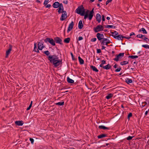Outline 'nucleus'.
<instances>
[{
	"instance_id": "10",
	"label": "nucleus",
	"mask_w": 149,
	"mask_h": 149,
	"mask_svg": "<svg viewBox=\"0 0 149 149\" xmlns=\"http://www.w3.org/2000/svg\"><path fill=\"white\" fill-rule=\"evenodd\" d=\"M54 40L56 43L59 44L60 45H63L62 40L58 37H57L54 38Z\"/></svg>"
},
{
	"instance_id": "14",
	"label": "nucleus",
	"mask_w": 149,
	"mask_h": 149,
	"mask_svg": "<svg viewBox=\"0 0 149 149\" xmlns=\"http://www.w3.org/2000/svg\"><path fill=\"white\" fill-rule=\"evenodd\" d=\"M59 8L58 9V12L59 13H62V12L63 11V4L62 3L60 4V6H59Z\"/></svg>"
},
{
	"instance_id": "41",
	"label": "nucleus",
	"mask_w": 149,
	"mask_h": 149,
	"mask_svg": "<svg viewBox=\"0 0 149 149\" xmlns=\"http://www.w3.org/2000/svg\"><path fill=\"white\" fill-rule=\"evenodd\" d=\"M49 0H45V1L44 3V5L46 6L48 3Z\"/></svg>"
},
{
	"instance_id": "58",
	"label": "nucleus",
	"mask_w": 149,
	"mask_h": 149,
	"mask_svg": "<svg viewBox=\"0 0 149 149\" xmlns=\"http://www.w3.org/2000/svg\"><path fill=\"white\" fill-rule=\"evenodd\" d=\"M103 64H102V63H101V64L100 65V66L103 68V67L104 66H103Z\"/></svg>"
},
{
	"instance_id": "4",
	"label": "nucleus",
	"mask_w": 149,
	"mask_h": 149,
	"mask_svg": "<svg viewBox=\"0 0 149 149\" xmlns=\"http://www.w3.org/2000/svg\"><path fill=\"white\" fill-rule=\"evenodd\" d=\"M104 28L102 25H99L96 27L94 28L93 30L95 32L97 33L104 29Z\"/></svg>"
},
{
	"instance_id": "50",
	"label": "nucleus",
	"mask_w": 149,
	"mask_h": 149,
	"mask_svg": "<svg viewBox=\"0 0 149 149\" xmlns=\"http://www.w3.org/2000/svg\"><path fill=\"white\" fill-rule=\"evenodd\" d=\"M83 39V38L81 36V37H79V38H78V40L79 41V40H82Z\"/></svg>"
},
{
	"instance_id": "36",
	"label": "nucleus",
	"mask_w": 149,
	"mask_h": 149,
	"mask_svg": "<svg viewBox=\"0 0 149 149\" xmlns=\"http://www.w3.org/2000/svg\"><path fill=\"white\" fill-rule=\"evenodd\" d=\"M44 53L47 56H49L50 54V52L48 51H46L44 52Z\"/></svg>"
},
{
	"instance_id": "12",
	"label": "nucleus",
	"mask_w": 149,
	"mask_h": 149,
	"mask_svg": "<svg viewBox=\"0 0 149 149\" xmlns=\"http://www.w3.org/2000/svg\"><path fill=\"white\" fill-rule=\"evenodd\" d=\"M12 46L11 45H9V48L6 51V56H5L6 58H7L8 57V56L9 54L10 53L12 49Z\"/></svg>"
},
{
	"instance_id": "40",
	"label": "nucleus",
	"mask_w": 149,
	"mask_h": 149,
	"mask_svg": "<svg viewBox=\"0 0 149 149\" xmlns=\"http://www.w3.org/2000/svg\"><path fill=\"white\" fill-rule=\"evenodd\" d=\"M32 101H31V104H30L29 106L27 109H26L28 111V110H29L30 109H31V106H32Z\"/></svg>"
},
{
	"instance_id": "38",
	"label": "nucleus",
	"mask_w": 149,
	"mask_h": 149,
	"mask_svg": "<svg viewBox=\"0 0 149 149\" xmlns=\"http://www.w3.org/2000/svg\"><path fill=\"white\" fill-rule=\"evenodd\" d=\"M129 57L132 58V59H134L137 58L138 56H130Z\"/></svg>"
},
{
	"instance_id": "57",
	"label": "nucleus",
	"mask_w": 149,
	"mask_h": 149,
	"mask_svg": "<svg viewBox=\"0 0 149 149\" xmlns=\"http://www.w3.org/2000/svg\"><path fill=\"white\" fill-rule=\"evenodd\" d=\"M113 67L115 68H116L117 67V65H116V64H115L114 66H113Z\"/></svg>"
},
{
	"instance_id": "61",
	"label": "nucleus",
	"mask_w": 149,
	"mask_h": 149,
	"mask_svg": "<svg viewBox=\"0 0 149 149\" xmlns=\"http://www.w3.org/2000/svg\"><path fill=\"white\" fill-rule=\"evenodd\" d=\"M71 56H72V58H73V54H72V53H71Z\"/></svg>"
},
{
	"instance_id": "55",
	"label": "nucleus",
	"mask_w": 149,
	"mask_h": 149,
	"mask_svg": "<svg viewBox=\"0 0 149 149\" xmlns=\"http://www.w3.org/2000/svg\"><path fill=\"white\" fill-rule=\"evenodd\" d=\"M134 33L133 32H132L130 34V36H131L133 35H134Z\"/></svg>"
},
{
	"instance_id": "63",
	"label": "nucleus",
	"mask_w": 149,
	"mask_h": 149,
	"mask_svg": "<svg viewBox=\"0 0 149 149\" xmlns=\"http://www.w3.org/2000/svg\"><path fill=\"white\" fill-rule=\"evenodd\" d=\"M36 1H37V2H38V3H40V1L39 0H37Z\"/></svg>"
},
{
	"instance_id": "3",
	"label": "nucleus",
	"mask_w": 149,
	"mask_h": 149,
	"mask_svg": "<svg viewBox=\"0 0 149 149\" xmlns=\"http://www.w3.org/2000/svg\"><path fill=\"white\" fill-rule=\"evenodd\" d=\"M75 12L81 16H84L85 14V10L83 6L81 5L76 9Z\"/></svg>"
},
{
	"instance_id": "34",
	"label": "nucleus",
	"mask_w": 149,
	"mask_h": 149,
	"mask_svg": "<svg viewBox=\"0 0 149 149\" xmlns=\"http://www.w3.org/2000/svg\"><path fill=\"white\" fill-rule=\"evenodd\" d=\"M56 104V105H58L59 106H62L64 104V102H60L57 103Z\"/></svg>"
},
{
	"instance_id": "9",
	"label": "nucleus",
	"mask_w": 149,
	"mask_h": 149,
	"mask_svg": "<svg viewBox=\"0 0 149 149\" xmlns=\"http://www.w3.org/2000/svg\"><path fill=\"white\" fill-rule=\"evenodd\" d=\"M124 53H120L118 55H117L116 57L113 60L116 61H118L120 58V57H122L124 56Z\"/></svg>"
},
{
	"instance_id": "44",
	"label": "nucleus",
	"mask_w": 149,
	"mask_h": 149,
	"mask_svg": "<svg viewBox=\"0 0 149 149\" xmlns=\"http://www.w3.org/2000/svg\"><path fill=\"white\" fill-rule=\"evenodd\" d=\"M121 69V68H117L116 70L115 71L116 72H118L120 71V70Z\"/></svg>"
},
{
	"instance_id": "46",
	"label": "nucleus",
	"mask_w": 149,
	"mask_h": 149,
	"mask_svg": "<svg viewBox=\"0 0 149 149\" xmlns=\"http://www.w3.org/2000/svg\"><path fill=\"white\" fill-rule=\"evenodd\" d=\"M97 40V39L96 38H94L91 39V41L92 42H95Z\"/></svg>"
},
{
	"instance_id": "22",
	"label": "nucleus",
	"mask_w": 149,
	"mask_h": 149,
	"mask_svg": "<svg viewBox=\"0 0 149 149\" xmlns=\"http://www.w3.org/2000/svg\"><path fill=\"white\" fill-rule=\"evenodd\" d=\"M67 80L68 82L70 83H73L74 82V80L70 79L68 77H67Z\"/></svg>"
},
{
	"instance_id": "56",
	"label": "nucleus",
	"mask_w": 149,
	"mask_h": 149,
	"mask_svg": "<svg viewBox=\"0 0 149 149\" xmlns=\"http://www.w3.org/2000/svg\"><path fill=\"white\" fill-rule=\"evenodd\" d=\"M124 38H127V39H130L131 38V37L130 36L128 37H124Z\"/></svg>"
},
{
	"instance_id": "42",
	"label": "nucleus",
	"mask_w": 149,
	"mask_h": 149,
	"mask_svg": "<svg viewBox=\"0 0 149 149\" xmlns=\"http://www.w3.org/2000/svg\"><path fill=\"white\" fill-rule=\"evenodd\" d=\"M113 25H107L105 27L107 28H113Z\"/></svg>"
},
{
	"instance_id": "19",
	"label": "nucleus",
	"mask_w": 149,
	"mask_h": 149,
	"mask_svg": "<svg viewBox=\"0 0 149 149\" xmlns=\"http://www.w3.org/2000/svg\"><path fill=\"white\" fill-rule=\"evenodd\" d=\"M83 27V25L82 21L80 20L78 24V28L80 29H81Z\"/></svg>"
},
{
	"instance_id": "26",
	"label": "nucleus",
	"mask_w": 149,
	"mask_h": 149,
	"mask_svg": "<svg viewBox=\"0 0 149 149\" xmlns=\"http://www.w3.org/2000/svg\"><path fill=\"white\" fill-rule=\"evenodd\" d=\"M113 96V95L111 93H110L108 95L106 96V98L109 100Z\"/></svg>"
},
{
	"instance_id": "62",
	"label": "nucleus",
	"mask_w": 149,
	"mask_h": 149,
	"mask_svg": "<svg viewBox=\"0 0 149 149\" xmlns=\"http://www.w3.org/2000/svg\"><path fill=\"white\" fill-rule=\"evenodd\" d=\"M95 0H90V1L91 2H93Z\"/></svg>"
},
{
	"instance_id": "53",
	"label": "nucleus",
	"mask_w": 149,
	"mask_h": 149,
	"mask_svg": "<svg viewBox=\"0 0 149 149\" xmlns=\"http://www.w3.org/2000/svg\"><path fill=\"white\" fill-rule=\"evenodd\" d=\"M106 61L104 60H102V64H104L106 63Z\"/></svg>"
},
{
	"instance_id": "29",
	"label": "nucleus",
	"mask_w": 149,
	"mask_h": 149,
	"mask_svg": "<svg viewBox=\"0 0 149 149\" xmlns=\"http://www.w3.org/2000/svg\"><path fill=\"white\" fill-rule=\"evenodd\" d=\"M70 40V38H67L64 39V42L66 43H68Z\"/></svg>"
},
{
	"instance_id": "37",
	"label": "nucleus",
	"mask_w": 149,
	"mask_h": 149,
	"mask_svg": "<svg viewBox=\"0 0 149 149\" xmlns=\"http://www.w3.org/2000/svg\"><path fill=\"white\" fill-rule=\"evenodd\" d=\"M145 36L144 35L142 34H138L136 36V37L139 38H142Z\"/></svg>"
},
{
	"instance_id": "23",
	"label": "nucleus",
	"mask_w": 149,
	"mask_h": 149,
	"mask_svg": "<svg viewBox=\"0 0 149 149\" xmlns=\"http://www.w3.org/2000/svg\"><path fill=\"white\" fill-rule=\"evenodd\" d=\"M142 31L143 33L147 34V32L144 28H142L139 30V32Z\"/></svg>"
},
{
	"instance_id": "48",
	"label": "nucleus",
	"mask_w": 149,
	"mask_h": 149,
	"mask_svg": "<svg viewBox=\"0 0 149 149\" xmlns=\"http://www.w3.org/2000/svg\"><path fill=\"white\" fill-rule=\"evenodd\" d=\"M112 0H107L106 3V5H107Z\"/></svg>"
},
{
	"instance_id": "13",
	"label": "nucleus",
	"mask_w": 149,
	"mask_h": 149,
	"mask_svg": "<svg viewBox=\"0 0 149 149\" xmlns=\"http://www.w3.org/2000/svg\"><path fill=\"white\" fill-rule=\"evenodd\" d=\"M74 26V23L72 21L69 25L68 29L67 30V32L69 33V32L73 28Z\"/></svg>"
},
{
	"instance_id": "39",
	"label": "nucleus",
	"mask_w": 149,
	"mask_h": 149,
	"mask_svg": "<svg viewBox=\"0 0 149 149\" xmlns=\"http://www.w3.org/2000/svg\"><path fill=\"white\" fill-rule=\"evenodd\" d=\"M142 47L146 49H149V45H142Z\"/></svg>"
},
{
	"instance_id": "7",
	"label": "nucleus",
	"mask_w": 149,
	"mask_h": 149,
	"mask_svg": "<svg viewBox=\"0 0 149 149\" xmlns=\"http://www.w3.org/2000/svg\"><path fill=\"white\" fill-rule=\"evenodd\" d=\"M96 37L97 39L100 41L103 40V39L105 38H104V36L103 34H101L99 33H97V34Z\"/></svg>"
},
{
	"instance_id": "52",
	"label": "nucleus",
	"mask_w": 149,
	"mask_h": 149,
	"mask_svg": "<svg viewBox=\"0 0 149 149\" xmlns=\"http://www.w3.org/2000/svg\"><path fill=\"white\" fill-rule=\"evenodd\" d=\"M102 21L104 22L105 20V19L104 18V16L103 15H102Z\"/></svg>"
},
{
	"instance_id": "31",
	"label": "nucleus",
	"mask_w": 149,
	"mask_h": 149,
	"mask_svg": "<svg viewBox=\"0 0 149 149\" xmlns=\"http://www.w3.org/2000/svg\"><path fill=\"white\" fill-rule=\"evenodd\" d=\"M126 82L127 84H129L132 82V80L131 79L128 78L126 79Z\"/></svg>"
},
{
	"instance_id": "54",
	"label": "nucleus",
	"mask_w": 149,
	"mask_h": 149,
	"mask_svg": "<svg viewBox=\"0 0 149 149\" xmlns=\"http://www.w3.org/2000/svg\"><path fill=\"white\" fill-rule=\"evenodd\" d=\"M105 48L106 47H104L103 45H102V49H105Z\"/></svg>"
},
{
	"instance_id": "60",
	"label": "nucleus",
	"mask_w": 149,
	"mask_h": 149,
	"mask_svg": "<svg viewBox=\"0 0 149 149\" xmlns=\"http://www.w3.org/2000/svg\"><path fill=\"white\" fill-rule=\"evenodd\" d=\"M107 20H109L110 19V18L109 17H107Z\"/></svg>"
},
{
	"instance_id": "21",
	"label": "nucleus",
	"mask_w": 149,
	"mask_h": 149,
	"mask_svg": "<svg viewBox=\"0 0 149 149\" xmlns=\"http://www.w3.org/2000/svg\"><path fill=\"white\" fill-rule=\"evenodd\" d=\"M91 68L94 71L96 72H98V70L93 65L91 66H90Z\"/></svg>"
},
{
	"instance_id": "30",
	"label": "nucleus",
	"mask_w": 149,
	"mask_h": 149,
	"mask_svg": "<svg viewBox=\"0 0 149 149\" xmlns=\"http://www.w3.org/2000/svg\"><path fill=\"white\" fill-rule=\"evenodd\" d=\"M106 136V134H102L98 136L97 137L98 138H102L105 137Z\"/></svg>"
},
{
	"instance_id": "47",
	"label": "nucleus",
	"mask_w": 149,
	"mask_h": 149,
	"mask_svg": "<svg viewBox=\"0 0 149 149\" xmlns=\"http://www.w3.org/2000/svg\"><path fill=\"white\" fill-rule=\"evenodd\" d=\"M30 141L31 143L32 144H33V143L34 139H33L30 138Z\"/></svg>"
},
{
	"instance_id": "32",
	"label": "nucleus",
	"mask_w": 149,
	"mask_h": 149,
	"mask_svg": "<svg viewBox=\"0 0 149 149\" xmlns=\"http://www.w3.org/2000/svg\"><path fill=\"white\" fill-rule=\"evenodd\" d=\"M147 104V102H142L141 103V104H140V106L141 107H143L144 106H145Z\"/></svg>"
},
{
	"instance_id": "16",
	"label": "nucleus",
	"mask_w": 149,
	"mask_h": 149,
	"mask_svg": "<svg viewBox=\"0 0 149 149\" xmlns=\"http://www.w3.org/2000/svg\"><path fill=\"white\" fill-rule=\"evenodd\" d=\"M60 6V4L58 2H55L53 5V7L55 8H58Z\"/></svg>"
},
{
	"instance_id": "43",
	"label": "nucleus",
	"mask_w": 149,
	"mask_h": 149,
	"mask_svg": "<svg viewBox=\"0 0 149 149\" xmlns=\"http://www.w3.org/2000/svg\"><path fill=\"white\" fill-rule=\"evenodd\" d=\"M133 137V136H129L127 138V139L128 140H130L132 139Z\"/></svg>"
},
{
	"instance_id": "49",
	"label": "nucleus",
	"mask_w": 149,
	"mask_h": 149,
	"mask_svg": "<svg viewBox=\"0 0 149 149\" xmlns=\"http://www.w3.org/2000/svg\"><path fill=\"white\" fill-rule=\"evenodd\" d=\"M101 52V49H97V53H100Z\"/></svg>"
},
{
	"instance_id": "51",
	"label": "nucleus",
	"mask_w": 149,
	"mask_h": 149,
	"mask_svg": "<svg viewBox=\"0 0 149 149\" xmlns=\"http://www.w3.org/2000/svg\"><path fill=\"white\" fill-rule=\"evenodd\" d=\"M51 6L50 4H49L46 5L45 6L46 8H50Z\"/></svg>"
},
{
	"instance_id": "45",
	"label": "nucleus",
	"mask_w": 149,
	"mask_h": 149,
	"mask_svg": "<svg viewBox=\"0 0 149 149\" xmlns=\"http://www.w3.org/2000/svg\"><path fill=\"white\" fill-rule=\"evenodd\" d=\"M132 113H130L128 114V116H127L128 118V119H129V118H130V117H131V116H132Z\"/></svg>"
},
{
	"instance_id": "11",
	"label": "nucleus",
	"mask_w": 149,
	"mask_h": 149,
	"mask_svg": "<svg viewBox=\"0 0 149 149\" xmlns=\"http://www.w3.org/2000/svg\"><path fill=\"white\" fill-rule=\"evenodd\" d=\"M43 42L40 41L38 42V48L40 50H42V49L44 47Z\"/></svg>"
},
{
	"instance_id": "64",
	"label": "nucleus",
	"mask_w": 149,
	"mask_h": 149,
	"mask_svg": "<svg viewBox=\"0 0 149 149\" xmlns=\"http://www.w3.org/2000/svg\"><path fill=\"white\" fill-rule=\"evenodd\" d=\"M97 6H99V7H100V4H97Z\"/></svg>"
},
{
	"instance_id": "6",
	"label": "nucleus",
	"mask_w": 149,
	"mask_h": 149,
	"mask_svg": "<svg viewBox=\"0 0 149 149\" xmlns=\"http://www.w3.org/2000/svg\"><path fill=\"white\" fill-rule=\"evenodd\" d=\"M111 42L107 38H105L101 41V45H106L108 46V45Z\"/></svg>"
},
{
	"instance_id": "1",
	"label": "nucleus",
	"mask_w": 149,
	"mask_h": 149,
	"mask_svg": "<svg viewBox=\"0 0 149 149\" xmlns=\"http://www.w3.org/2000/svg\"><path fill=\"white\" fill-rule=\"evenodd\" d=\"M48 59L50 63L53 64L55 67H57L59 66L61 62V61L59 60L58 58L56 55L49 56Z\"/></svg>"
},
{
	"instance_id": "20",
	"label": "nucleus",
	"mask_w": 149,
	"mask_h": 149,
	"mask_svg": "<svg viewBox=\"0 0 149 149\" xmlns=\"http://www.w3.org/2000/svg\"><path fill=\"white\" fill-rule=\"evenodd\" d=\"M111 67V66L109 64H108L107 65L103 67V68L107 70L110 69Z\"/></svg>"
},
{
	"instance_id": "28",
	"label": "nucleus",
	"mask_w": 149,
	"mask_h": 149,
	"mask_svg": "<svg viewBox=\"0 0 149 149\" xmlns=\"http://www.w3.org/2000/svg\"><path fill=\"white\" fill-rule=\"evenodd\" d=\"M33 50L34 51L36 52H39V50L38 49H37L36 44V43H35L34 44V48Z\"/></svg>"
},
{
	"instance_id": "15",
	"label": "nucleus",
	"mask_w": 149,
	"mask_h": 149,
	"mask_svg": "<svg viewBox=\"0 0 149 149\" xmlns=\"http://www.w3.org/2000/svg\"><path fill=\"white\" fill-rule=\"evenodd\" d=\"M96 19L98 23H100L101 20V16L100 15L97 13L96 15Z\"/></svg>"
},
{
	"instance_id": "25",
	"label": "nucleus",
	"mask_w": 149,
	"mask_h": 149,
	"mask_svg": "<svg viewBox=\"0 0 149 149\" xmlns=\"http://www.w3.org/2000/svg\"><path fill=\"white\" fill-rule=\"evenodd\" d=\"M78 59L80 63L81 64H83L84 63V61L79 56L78 57Z\"/></svg>"
},
{
	"instance_id": "33",
	"label": "nucleus",
	"mask_w": 149,
	"mask_h": 149,
	"mask_svg": "<svg viewBox=\"0 0 149 149\" xmlns=\"http://www.w3.org/2000/svg\"><path fill=\"white\" fill-rule=\"evenodd\" d=\"M128 63V62L127 61H124L122 62H121L120 64L121 65H123L127 64Z\"/></svg>"
},
{
	"instance_id": "59",
	"label": "nucleus",
	"mask_w": 149,
	"mask_h": 149,
	"mask_svg": "<svg viewBox=\"0 0 149 149\" xmlns=\"http://www.w3.org/2000/svg\"><path fill=\"white\" fill-rule=\"evenodd\" d=\"M148 111H146L145 112V115H147L148 114Z\"/></svg>"
},
{
	"instance_id": "5",
	"label": "nucleus",
	"mask_w": 149,
	"mask_h": 149,
	"mask_svg": "<svg viewBox=\"0 0 149 149\" xmlns=\"http://www.w3.org/2000/svg\"><path fill=\"white\" fill-rule=\"evenodd\" d=\"M44 41L45 42H49L53 46H55V41L52 38H47L45 39Z\"/></svg>"
},
{
	"instance_id": "35",
	"label": "nucleus",
	"mask_w": 149,
	"mask_h": 149,
	"mask_svg": "<svg viewBox=\"0 0 149 149\" xmlns=\"http://www.w3.org/2000/svg\"><path fill=\"white\" fill-rule=\"evenodd\" d=\"M142 39L146 41V42H148L149 41V39L147 38L145 36L142 38Z\"/></svg>"
},
{
	"instance_id": "24",
	"label": "nucleus",
	"mask_w": 149,
	"mask_h": 149,
	"mask_svg": "<svg viewBox=\"0 0 149 149\" xmlns=\"http://www.w3.org/2000/svg\"><path fill=\"white\" fill-rule=\"evenodd\" d=\"M111 33L112 34V36L115 38L116 36H117L118 34V33L116 31H115L113 32H111Z\"/></svg>"
},
{
	"instance_id": "17",
	"label": "nucleus",
	"mask_w": 149,
	"mask_h": 149,
	"mask_svg": "<svg viewBox=\"0 0 149 149\" xmlns=\"http://www.w3.org/2000/svg\"><path fill=\"white\" fill-rule=\"evenodd\" d=\"M15 124L19 126H22L23 124V122L22 120L19 121H16L15 123Z\"/></svg>"
},
{
	"instance_id": "8",
	"label": "nucleus",
	"mask_w": 149,
	"mask_h": 149,
	"mask_svg": "<svg viewBox=\"0 0 149 149\" xmlns=\"http://www.w3.org/2000/svg\"><path fill=\"white\" fill-rule=\"evenodd\" d=\"M62 14L60 18V20L61 21L64 20L67 17V14L65 11H63L62 12Z\"/></svg>"
},
{
	"instance_id": "27",
	"label": "nucleus",
	"mask_w": 149,
	"mask_h": 149,
	"mask_svg": "<svg viewBox=\"0 0 149 149\" xmlns=\"http://www.w3.org/2000/svg\"><path fill=\"white\" fill-rule=\"evenodd\" d=\"M99 128L100 129H103L104 130L105 129H107L108 130L109 129V128L108 127H106L104 126H103V125H100L99 126Z\"/></svg>"
},
{
	"instance_id": "2",
	"label": "nucleus",
	"mask_w": 149,
	"mask_h": 149,
	"mask_svg": "<svg viewBox=\"0 0 149 149\" xmlns=\"http://www.w3.org/2000/svg\"><path fill=\"white\" fill-rule=\"evenodd\" d=\"M89 10H87L86 12L85 13V14H84V19H86L88 17V18L90 20H91L94 14V8H93V9L90 12V13L89 15L88 14V13L89 12Z\"/></svg>"
},
{
	"instance_id": "18",
	"label": "nucleus",
	"mask_w": 149,
	"mask_h": 149,
	"mask_svg": "<svg viewBox=\"0 0 149 149\" xmlns=\"http://www.w3.org/2000/svg\"><path fill=\"white\" fill-rule=\"evenodd\" d=\"M124 38V37L123 36L121 35H117V36H116V37H115V38L117 39L118 40H122L123 38Z\"/></svg>"
}]
</instances>
